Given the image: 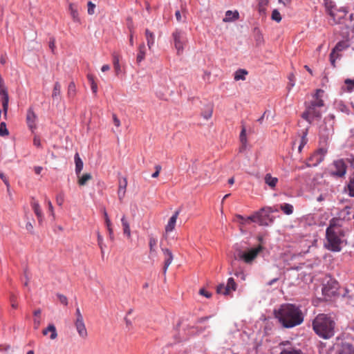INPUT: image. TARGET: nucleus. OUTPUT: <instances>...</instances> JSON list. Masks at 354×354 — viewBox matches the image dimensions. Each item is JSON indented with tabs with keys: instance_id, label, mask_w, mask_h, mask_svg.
Returning <instances> with one entry per match:
<instances>
[{
	"instance_id": "obj_1",
	"label": "nucleus",
	"mask_w": 354,
	"mask_h": 354,
	"mask_svg": "<svg viewBox=\"0 0 354 354\" xmlns=\"http://www.w3.org/2000/svg\"><path fill=\"white\" fill-rule=\"evenodd\" d=\"M279 322L286 328L300 325L304 322V315L299 306L292 304H283L274 310Z\"/></svg>"
},
{
	"instance_id": "obj_2",
	"label": "nucleus",
	"mask_w": 354,
	"mask_h": 354,
	"mask_svg": "<svg viewBox=\"0 0 354 354\" xmlns=\"http://www.w3.org/2000/svg\"><path fill=\"white\" fill-rule=\"evenodd\" d=\"M335 322L328 315L318 314L313 321V329L319 337L328 339L335 335Z\"/></svg>"
},
{
	"instance_id": "obj_3",
	"label": "nucleus",
	"mask_w": 354,
	"mask_h": 354,
	"mask_svg": "<svg viewBox=\"0 0 354 354\" xmlns=\"http://www.w3.org/2000/svg\"><path fill=\"white\" fill-rule=\"evenodd\" d=\"M324 91L322 89H317L313 95V100L310 104L306 106V111L302 113L301 117L309 123L315 120H319L322 117L320 109L324 106L322 100Z\"/></svg>"
},
{
	"instance_id": "obj_4",
	"label": "nucleus",
	"mask_w": 354,
	"mask_h": 354,
	"mask_svg": "<svg viewBox=\"0 0 354 354\" xmlns=\"http://www.w3.org/2000/svg\"><path fill=\"white\" fill-rule=\"evenodd\" d=\"M326 248L333 252L340 251L344 242V234L341 227L337 225H330L326 229Z\"/></svg>"
},
{
	"instance_id": "obj_5",
	"label": "nucleus",
	"mask_w": 354,
	"mask_h": 354,
	"mask_svg": "<svg viewBox=\"0 0 354 354\" xmlns=\"http://www.w3.org/2000/svg\"><path fill=\"white\" fill-rule=\"evenodd\" d=\"M334 133L333 122L330 124L325 122L319 127V147L316 151L317 155H324L328 153L329 140Z\"/></svg>"
},
{
	"instance_id": "obj_6",
	"label": "nucleus",
	"mask_w": 354,
	"mask_h": 354,
	"mask_svg": "<svg viewBox=\"0 0 354 354\" xmlns=\"http://www.w3.org/2000/svg\"><path fill=\"white\" fill-rule=\"evenodd\" d=\"M277 211L271 207H265L248 216L247 219H248V221L257 223L260 225H268L269 223L273 221L272 218L270 217V214Z\"/></svg>"
},
{
	"instance_id": "obj_7",
	"label": "nucleus",
	"mask_w": 354,
	"mask_h": 354,
	"mask_svg": "<svg viewBox=\"0 0 354 354\" xmlns=\"http://www.w3.org/2000/svg\"><path fill=\"white\" fill-rule=\"evenodd\" d=\"M263 248H264L260 244L256 248H252L245 251H239L238 252V258L247 264H252L259 253L261 252Z\"/></svg>"
},
{
	"instance_id": "obj_8",
	"label": "nucleus",
	"mask_w": 354,
	"mask_h": 354,
	"mask_svg": "<svg viewBox=\"0 0 354 354\" xmlns=\"http://www.w3.org/2000/svg\"><path fill=\"white\" fill-rule=\"evenodd\" d=\"M349 46L348 40L340 41L335 45L330 54V62L333 67H335L336 59L341 56L339 53L348 48Z\"/></svg>"
},
{
	"instance_id": "obj_9",
	"label": "nucleus",
	"mask_w": 354,
	"mask_h": 354,
	"mask_svg": "<svg viewBox=\"0 0 354 354\" xmlns=\"http://www.w3.org/2000/svg\"><path fill=\"white\" fill-rule=\"evenodd\" d=\"M0 95L1 97L3 111L5 116L7 115L8 110V102H9V96L7 91V88L5 86L3 79L0 75Z\"/></svg>"
},
{
	"instance_id": "obj_10",
	"label": "nucleus",
	"mask_w": 354,
	"mask_h": 354,
	"mask_svg": "<svg viewBox=\"0 0 354 354\" xmlns=\"http://www.w3.org/2000/svg\"><path fill=\"white\" fill-rule=\"evenodd\" d=\"M172 37L174 38V46L177 50V54L180 55L184 50V44L186 42V39L183 33L178 30L173 32Z\"/></svg>"
},
{
	"instance_id": "obj_11",
	"label": "nucleus",
	"mask_w": 354,
	"mask_h": 354,
	"mask_svg": "<svg viewBox=\"0 0 354 354\" xmlns=\"http://www.w3.org/2000/svg\"><path fill=\"white\" fill-rule=\"evenodd\" d=\"M236 289V283H235L233 278L230 277L228 279L227 284H220L218 286L216 291L218 294L223 295H227L230 294L232 291H235Z\"/></svg>"
},
{
	"instance_id": "obj_12",
	"label": "nucleus",
	"mask_w": 354,
	"mask_h": 354,
	"mask_svg": "<svg viewBox=\"0 0 354 354\" xmlns=\"http://www.w3.org/2000/svg\"><path fill=\"white\" fill-rule=\"evenodd\" d=\"M278 348L280 354H305L300 349L294 347L288 341L281 342Z\"/></svg>"
},
{
	"instance_id": "obj_13",
	"label": "nucleus",
	"mask_w": 354,
	"mask_h": 354,
	"mask_svg": "<svg viewBox=\"0 0 354 354\" xmlns=\"http://www.w3.org/2000/svg\"><path fill=\"white\" fill-rule=\"evenodd\" d=\"M347 15V10L345 8L335 9L329 15L331 19L333 20L334 24H341L342 20L345 18Z\"/></svg>"
},
{
	"instance_id": "obj_14",
	"label": "nucleus",
	"mask_w": 354,
	"mask_h": 354,
	"mask_svg": "<svg viewBox=\"0 0 354 354\" xmlns=\"http://www.w3.org/2000/svg\"><path fill=\"white\" fill-rule=\"evenodd\" d=\"M333 166L335 168V170L333 171V175L342 176L346 174V167L343 160L335 161Z\"/></svg>"
},
{
	"instance_id": "obj_15",
	"label": "nucleus",
	"mask_w": 354,
	"mask_h": 354,
	"mask_svg": "<svg viewBox=\"0 0 354 354\" xmlns=\"http://www.w3.org/2000/svg\"><path fill=\"white\" fill-rule=\"evenodd\" d=\"M307 133H308V129H306L304 131H303L302 136L299 138V141L298 142L295 141L293 143L292 147L294 148V147H297V153H299L302 152L303 147L306 145V143L308 142Z\"/></svg>"
},
{
	"instance_id": "obj_16",
	"label": "nucleus",
	"mask_w": 354,
	"mask_h": 354,
	"mask_svg": "<svg viewBox=\"0 0 354 354\" xmlns=\"http://www.w3.org/2000/svg\"><path fill=\"white\" fill-rule=\"evenodd\" d=\"M36 119L37 115L35 113L33 109L32 108H29L27 111V115H26V122L28 124V127L33 131L36 129Z\"/></svg>"
},
{
	"instance_id": "obj_17",
	"label": "nucleus",
	"mask_w": 354,
	"mask_h": 354,
	"mask_svg": "<svg viewBox=\"0 0 354 354\" xmlns=\"http://www.w3.org/2000/svg\"><path fill=\"white\" fill-rule=\"evenodd\" d=\"M75 326L76 328L77 332L79 336L83 339H85L88 336L87 330L85 326V324L83 320H75Z\"/></svg>"
},
{
	"instance_id": "obj_18",
	"label": "nucleus",
	"mask_w": 354,
	"mask_h": 354,
	"mask_svg": "<svg viewBox=\"0 0 354 354\" xmlns=\"http://www.w3.org/2000/svg\"><path fill=\"white\" fill-rule=\"evenodd\" d=\"M118 198L120 201H122L124 198L125 194H126V189L127 186V180L126 178L122 177L119 179L118 182Z\"/></svg>"
},
{
	"instance_id": "obj_19",
	"label": "nucleus",
	"mask_w": 354,
	"mask_h": 354,
	"mask_svg": "<svg viewBox=\"0 0 354 354\" xmlns=\"http://www.w3.org/2000/svg\"><path fill=\"white\" fill-rule=\"evenodd\" d=\"M179 214H180V211L176 210L174 212V214L169 219L168 223L165 226V233L166 234H168L174 230L176 223V221H177Z\"/></svg>"
},
{
	"instance_id": "obj_20",
	"label": "nucleus",
	"mask_w": 354,
	"mask_h": 354,
	"mask_svg": "<svg viewBox=\"0 0 354 354\" xmlns=\"http://www.w3.org/2000/svg\"><path fill=\"white\" fill-rule=\"evenodd\" d=\"M158 239L153 236L149 237V258H154L157 256Z\"/></svg>"
},
{
	"instance_id": "obj_21",
	"label": "nucleus",
	"mask_w": 354,
	"mask_h": 354,
	"mask_svg": "<svg viewBox=\"0 0 354 354\" xmlns=\"http://www.w3.org/2000/svg\"><path fill=\"white\" fill-rule=\"evenodd\" d=\"M31 206H32V208L35 214H36V216L39 220V222H41L42 219H43V213H42V211H41V209L39 202L35 200L34 198H32V200L31 201Z\"/></svg>"
},
{
	"instance_id": "obj_22",
	"label": "nucleus",
	"mask_w": 354,
	"mask_h": 354,
	"mask_svg": "<svg viewBox=\"0 0 354 354\" xmlns=\"http://www.w3.org/2000/svg\"><path fill=\"white\" fill-rule=\"evenodd\" d=\"M48 333H50V339H55L57 337V333L56 328L53 324H50L46 328L42 331V334L47 336Z\"/></svg>"
},
{
	"instance_id": "obj_23",
	"label": "nucleus",
	"mask_w": 354,
	"mask_h": 354,
	"mask_svg": "<svg viewBox=\"0 0 354 354\" xmlns=\"http://www.w3.org/2000/svg\"><path fill=\"white\" fill-rule=\"evenodd\" d=\"M239 18V13L237 10H227L225 12V17L223 18V22H231Z\"/></svg>"
},
{
	"instance_id": "obj_24",
	"label": "nucleus",
	"mask_w": 354,
	"mask_h": 354,
	"mask_svg": "<svg viewBox=\"0 0 354 354\" xmlns=\"http://www.w3.org/2000/svg\"><path fill=\"white\" fill-rule=\"evenodd\" d=\"M335 354H354V348L349 344H342Z\"/></svg>"
},
{
	"instance_id": "obj_25",
	"label": "nucleus",
	"mask_w": 354,
	"mask_h": 354,
	"mask_svg": "<svg viewBox=\"0 0 354 354\" xmlns=\"http://www.w3.org/2000/svg\"><path fill=\"white\" fill-rule=\"evenodd\" d=\"M69 11L73 21L80 23V18L79 17L77 6L73 3H70Z\"/></svg>"
},
{
	"instance_id": "obj_26",
	"label": "nucleus",
	"mask_w": 354,
	"mask_h": 354,
	"mask_svg": "<svg viewBox=\"0 0 354 354\" xmlns=\"http://www.w3.org/2000/svg\"><path fill=\"white\" fill-rule=\"evenodd\" d=\"M265 183L272 189H274L278 182V178L272 177L270 174H267L264 178Z\"/></svg>"
},
{
	"instance_id": "obj_27",
	"label": "nucleus",
	"mask_w": 354,
	"mask_h": 354,
	"mask_svg": "<svg viewBox=\"0 0 354 354\" xmlns=\"http://www.w3.org/2000/svg\"><path fill=\"white\" fill-rule=\"evenodd\" d=\"M145 37H146L147 46H148L149 48L151 49V46L154 44V42H155V35L149 29H146L145 30Z\"/></svg>"
},
{
	"instance_id": "obj_28",
	"label": "nucleus",
	"mask_w": 354,
	"mask_h": 354,
	"mask_svg": "<svg viewBox=\"0 0 354 354\" xmlns=\"http://www.w3.org/2000/svg\"><path fill=\"white\" fill-rule=\"evenodd\" d=\"M146 55V50L145 44H141L138 47V53L136 57L137 63L140 64L142 60H144Z\"/></svg>"
},
{
	"instance_id": "obj_29",
	"label": "nucleus",
	"mask_w": 354,
	"mask_h": 354,
	"mask_svg": "<svg viewBox=\"0 0 354 354\" xmlns=\"http://www.w3.org/2000/svg\"><path fill=\"white\" fill-rule=\"evenodd\" d=\"M248 74V72L245 69H239L234 73V78L236 81L245 80Z\"/></svg>"
},
{
	"instance_id": "obj_30",
	"label": "nucleus",
	"mask_w": 354,
	"mask_h": 354,
	"mask_svg": "<svg viewBox=\"0 0 354 354\" xmlns=\"http://www.w3.org/2000/svg\"><path fill=\"white\" fill-rule=\"evenodd\" d=\"M113 64L114 69L115 71V73L116 75H118L121 71L120 57L119 55L115 53L113 54Z\"/></svg>"
},
{
	"instance_id": "obj_31",
	"label": "nucleus",
	"mask_w": 354,
	"mask_h": 354,
	"mask_svg": "<svg viewBox=\"0 0 354 354\" xmlns=\"http://www.w3.org/2000/svg\"><path fill=\"white\" fill-rule=\"evenodd\" d=\"M121 222H122V225L123 227L124 234L125 235H127V237L129 238L131 236V230H130L129 224L127 220L126 219L125 216H123L122 217Z\"/></svg>"
},
{
	"instance_id": "obj_32",
	"label": "nucleus",
	"mask_w": 354,
	"mask_h": 354,
	"mask_svg": "<svg viewBox=\"0 0 354 354\" xmlns=\"http://www.w3.org/2000/svg\"><path fill=\"white\" fill-rule=\"evenodd\" d=\"M75 173L77 176H79L83 169L84 163L80 156H75Z\"/></svg>"
},
{
	"instance_id": "obj_33",
	"label": "nucleus",
	"mask_w": 354,
	"mask_h": 354,
	"mask_svg": "<svg viewBox=\"0 0 354 354\" xmlns=\"http://www.w3.org/2000/svg\"><path fill=\"white\" fill-rule=\"evenodd\" d=\"M268 2V0H259L258 10L261 15H265Z\"/></svg>"
},
{
	"instance_id": "obj_34",
	"label": "nucleus",
	"mask_w": 354,
	"mask_h": 354,
	"mask_svg": "<svg viewBox=\"0 0 354 354\" xmlns=\"http://www.w3.org/2000/svg\"><path fill=\"white\" fill-rule=\"evenodd\" d=\"M335 285L331 289H329L327 286L324 285L322 288V292L324 295L330 296L334 295L336 292L337 290V283L335 281L333 282Z\"/></svg>"
},
{
	"instance_id": "obj_35",
	"label": "nucleus",
	"mask_w": 354,
	"mask_h": 354,
	"mask_svg": "<svg viewBox=\"0 0 354 354\" xmlns=\"http://www.w3.org/2000/svg\"><path fill=\"white\" fill-rule=\"evenodd\" d=\"M78 177V184L80 186L85 185L87 182L92 178V176L90 174H84L82 176H77Z\"/></svg>"
},
{
	"instance_id": "obj_36",
	"label": "nucleus",
	"mask_w": 354,
	"mask_h": 354,
	"mask_svg": "<svg viewBox=\"0 0 354 354\" xmlns=\"http://www.w3.org/2000/svg\"><path fill=\"white\" fill-rule=\"evenodd\" d=\"M61 95V85L60 84L57 82L55 83L52 93V97L53 99H57L58 97H60Z\"/></svg>"
},
{
	"instance_id": "obj_37",
	"label": "nucleus",
	"mask_w": 354,
	"mask_h": 354,
	"mask_svg": "<svg viewBox=\"0 0 354 354\" xmlns=\"http://www.w3.org/2000/svg\"><path fill=\"white\" fill-rule=\"evenodd\" d=\"M281 209L286 215H290L293 213V206L289 203H283L281 205Z\"/></svg>"
},
{
	"instance_id": "obj_38",
	"label": "nucleus",
	"mask_w": 354,
	"mask_h": 354,
	"mask_svg": "<svg viewBox=\"0 0 354 354\" xmlns=\"http://www.w3.org/2000/svg\"><path fill=\"white\" fill-rule=\"evenodd\" d=\"M324 6L326 8V12L328 15L330 14L331 12L335 10L336 9L335 5L334 2L331 0H324Z\"/></svg>"
},
{
	"instance_id": "obj_39",
	"label": "nucleus",
	"mask_w": 354,
	"mask_h": 354,
	"mask_svg": "<svg viewBox=\"0 0 354 354\" xmlns=\"http://www.w3.org/2000/svg\"><path fill=\"white\" fill-rule=\"evenodd\" d=\"M68 96L70 98H73L76 95V87L73 82H71L68 86Z\"/></svg>"
},
{
	"instance_id": "obj_40",
	"label": "nucleus",
	"mask_w": 354,
	"mask_h": 354,
	"mask_svg": "<svg viewBox=\"0 0 354 354\" xmlns=\"http://www.w3.org/2000/svg\"><path fill=\"white\" fill-rule=\"evenodd\" d=\"M97 244L100 248L102 256L103 257L104 254V248L106 245L104 243L103 237L99 232H97Z\"/></svg>"
},
{
	"instance_id": "obj_41",
	"label": "nucleus",
	"mask_w": 354,
	"mask_h": 354,
	"mask_svg": "<svg viewBox=\"0 0 354 354\" xmlns=\"http://www.w3.org/2000/svg\"><path fill=\"white\" fill-rule=\"evenodd\" d=\"M162 251L165 256V260L170 259V264L172 263L174 259L173 254L171 251L168 248H162Z\"/></svg>"
},
{
	"instance_id": "obj_42",
	"label": "nucleus",
	"mask_w": 354,
	"mask_h": 354,
	"mask_svg": "<svg viewBox=\"0 0 354 354\" xmlns=\"http://www.w3.org/2000/svg\"><path fill=\"white\" fill-rule=\"evenodd\" d=\"M271 19L273 21H277V23H279L281 21V14L279 13V12L277 9H274L272 11Z\"/></svg>"
},
{
	"instance_id": "obj_43",
	"label": "nucleus",
	"mask_w": 354,
	"mask_h": 354,
	"mask_svg": "<svg viewBox=\"0 0 354 354\" xmlns=\"http://www.w3.org/2000/svg\"><path fill=\"white\" fill-rule=\"evenodd\" d=\"M212 113H213L212 107L208 106V107H207V109L202 113V115L205 119L208 120L212 117Z\"/></svg>"
},
{
	"instance_id": "obj_44",
	"label": "nucleus",
	"mask_w": 354,
	"mask_h": 354,
	"mask_svg": "<svg viewBox=\"0 0 354 354\" xmlns=\"http://www.w3.org/2000/svg\"><path fill=\"white\" fill-rule=\"evenodd\" d=\"M345 84L346 86V90L349 92L354 89V80L347 79L345 80Z\"/></svg>"
},
{
	"instance_id": "obj_45",
	"label": "nucleus",
	"mask_w": 354,
	"mask_h": 354,
	"mask_svg": "<svg viewBox=\"0 0 354 354\" xmlns=\"http://www.w3.org/2000/svg\"><path fill=\"white\" fill-rule=\"evenodd\" d=\"M9 132L6 128V124L5 122H1L0 124V136H4L8 135Z\"/></svg>"
},
{
	"instance_id": "obj_46",
	"label": "nucleus",
	"mask_w": 354,
	"mask_h": 354,
	"mask_svg": "<svg viewBox=\"0 0 354 354\" xmlns=\"http://www.w3.org/2000/svg\"><path fill=\"white\" fill-rule=\"evenodd\" d=\"M349 195L354 197V178L351 180L348 185Z\"/></svg>"
},
{
	"instance_id": "obj_47",
	"label": "nucleus",
	"mask_w": 354,
	"mask_h": 354,
	"mask_svg": "<svg viewBox=\"0 0 354 354\" xmlns=\"http://www.w3.org/2000/svg\"><path fill=\"white\" fill-rule=\"evenodd\" d=\"M64 201V196L63 194H59L56 196V203L59 206H62L63 205V203Z\"/></svg>"
},
{
	"instance_id": "obj_48",
	"label": "nucleus",
	"mask_w": 354,
	"mask_h": 354,
	"mask_svg": "<svg viewBox=\"0 0 354 354\" xmlns=\"http://www.w3.org/2000/svg\"><path fill=\"white\" fill-rule=\"evenodd\" d=\"M57 297H58L60 303H62L63 305H64V306L68 305V299L66 296H64L62 294H57Z\"/></svg>"
},
{
	"instance_id": "obj_49",
	"label": "nucleus",
	"mask_w": 354,
	"mask_h": 354,
	"mask_svg": "<svg viewBox=\"0 0 354 354\" xmlns=\"http://www.w3.org/2000/svg\"><path fill=\"white\" fill-rule=\"evenodd\" d=\"M95 8V5L94 3H93L91 1H88V13L89 15H93Z\"/></svg>"
},
{
	"instance_id": "obj_50",
	"label": "nucleus",
	"mask_w": 354,
	"mask_h": 354,
	"mask_svg": "<svg viewBox=\"0 0 354 354\" xmlns=\"http://www.w3.org/2000/svg\"><path fill=\"white\" fill-rule=\"evenodd\" d=\"M240 140L243 144H244L246 141V131L244 127L241 130V132L240 134Z\"/></svg>"
},
{
	"instance_id": "obj_51",
	"label": "nucleus",
	"mask_w": 354,
	"mask_h": 354,
	"mask_svg": "<svg viewBox=\"0 0 354 354\" xmlns=\"http://www.w3.org/2000/svg\"><path fill=\"white\" fill-rule=\"evenodd\" d=\"M236 216L239 222L242 225L246 224L248 221V219H247V217L246 218L243 217V216L239 215V214L236 215Z\"/></svg>"
},
{
	"instance_id": "obj_52",
	"label": "nucleus",
	"mask_w": 354,
	"mask_h": 354,
	"mask_svg": "<svg viewBox=\"0 0 354 354\" xmlns=\"http://www.w3.org/2000/svg\"><path fill=\"white\" fill-rule=\"evenodd\" d=\"M112 118H113V124H115V126L117 127H119L120 126L121 123H120V120L117 117L116 114L113 113Z\"/></svg>"
},
{
	"instance_id": "obj_53",
	"label": "nucleus",
	"mask_w": 354,
	"mask_h": 354,
	"mask_svg": "<svg viewBox=\"0 0 354 354\" xmlns=\"http://www.w3.org/2000/svg\"><path fill=\"white\" fill-rule=\"evenodd\" d=\"M199 293H200V295L205 297L206 298H210L212 296L211 292H208L207 290H206L205 289H201L199 290Z\"/></svg>"
},
{
	"instance_id": "obj_54",
	"label": "nucleus",
	"mask_w": 354,
	"mask_h": 354,
	"mask_svg": "<svg viewBox=\"0 0 354 354\" xmlns=\"http://www.w3.org/2000/svg\"><path fill=\"white\" fill-rule=\"evenodd\" d=\"M0 178L3 181L5 185H6L7 188L9 189V187H10L9 181L7 179V178L6 177V176L3 173H1V172H0Z\"/></svg>"
},
{
	"instance_id": "obj_55",
	"label": "nucleus",
	"mask_w": 354,
	"mask_h": 354,
	"mask_svg": "<svg viewBox=\"0 0 354 354\" xmlns=\"http://www.w3.org/2000/svg\"><path fill=\"white\" fill-rule=\"evenodd\" d=\"M41 317H35L34 318V320H33V322H34V328L35 329H37L39 328L40 324H41Z\"/></svg>"
},
{
	"instance_id": "obj_56",
	"label": "nucleus",
	"mask_w": 354,
	"mask_h": 354,
	"mask_svg": "<svg viewBox=\"0 0 354 354\" xmlns=\"http://www.w3.org/2000/svg\"><path fill=\"white\" fill-rule=\"evenodd\" d=\"M75 316H76L75 320H83L84 319L83 316H82L79 308H77V309H76Z\"/></svg>"
},
{
	"instance_id": "obj_57",
	"label": "nucleus",
	"mask_w": 354,
	"mask_h": 354,
	"mask_svg": "<svg viewBox=\"0 0 354 354\" xmlns=\"http://www.w3.org/2000/svg\"><path fill=\"white\" fill-rule=\"evenodd\" d=\"M46 201L47 205L48 206L49 211L50 212L51 214L53 216H54V209H53V206L52 205L51 201L50 200H48V199H46Z\"/></svg>"
},
{
	"instance_id": "obj_58",
	"label": "nucleus",
	"mask_w": 354,
	"mask_h": 354,
	"mask_svg": "<svg viewBox=\"0 0 354 354\" xmlns=\"http://www.w3.org/2000/svg\"><path fill=\"white\" fill-rule=\"evenodd\" d=\"M33 143H34L35 146H36L37 147H39L41 146V140H40V138L35 136L34 137Z\"/></svg>"
},
{
	"instance_id": "obj_59",
	"label": "nucleus",
	"mask_w": 354,
	"mask_h": 354,
	"mask_svg": "<svg viewBox=\"0 0 354 354\" xmlns=\"http://www.w3.org/2000/svg\"><path fill=\"white\" fill-rule=\"evenodd\" d=\"M91 88L93 93L95 95L97 93V84L96 82L91 84Z\"/></svg>"
},
{
	"instance_id": "obj_60",
	"label": "nucleus",
	"mask_w": 354,
	"mask_h": 354,
	"mask_svg": "<svg viewBox=\"0 0 354 354\" xmlns=\"http://www.w3.org/2000/svg\"><path fill=\"white\" fill-rule=\"evenodd\" d=\"M170 259H169L168 260H165V263H164V267H163V272L165 274L167 270V268L168 267L170 266Z\"/></svg>"
},
{
	"instance_id": "obj_61",
	"label": "nucleus",
	"mask_w": 354,
	"mask_h": 354,
	"mask_svg": "<svg viewBox=\"0 0 354 354\" xmlns=\"http://www.w3.org/2000/svg\"><path fill=\"white\" fill-rule=\"evenodd\" d=\"M49 47L52 50V51L54 50V48H55V40L54 38H50L49 41Z\"/></svg>"
},
{
	"instance_id": "obj_62",
	"label": "nucleus",
	"mask_w": 354,
	"mask_h": 354,
	"mask_svg": "<svg viewBox=\"0 0 354 354\" xmlns=\"http://www.w3.org/2000/svg\"><path fill=\"white\" fill-rule=\"evenodd\" d=\"M87 79L90 83V85L95 82L94 76L92 74H88Z\"/></svg>"
},
{
	"instance_id": "obj_63",
	"label": "nucleus",
	"mask_w": 354,
	"mask_h": 354,
	"mask_svg": "<svg viewBox=\"0 0 354 354\" xmlns=\"http://www.w3.org/2000/svg\"><path fill=\"white\" fill-rule=\"evenodd\" d=\"M322 161V158H321V157H319V158H317L315 163H310V162H308L307 165L308 167L316 166V165H317L318 163L321 162Z\"/></svg>"
},
{
	"instance_id": "obj_64",
	"label": "nucleus",
	"mask_w": 354,
	"mask_h": 354,
	"mask_svg": "<svg viewBox=\"0 0 354 354\" xmlns=\"http://www.w3.org/2000/svg\"><path fill=\"white\" fill-rule=\"evenodd\" d=\"M175 16H176V20L180 22L182 21V16H181V14H180V12L179 10H177L175 13Z\"/></svg>"
}]
</instances>
